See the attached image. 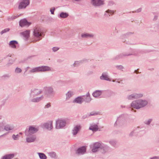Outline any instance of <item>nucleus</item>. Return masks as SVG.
Masks as SVG:
<instances>
[{
    "mask_svg": "<svg viewBox=\"0 0 159 159\" xmlns=\"http://www.w3.org/2000/svg\"><path fill=\"white\" fill-rule=\"evenodd\" d=\"M147 102L145 101L138 100L137 101H134L131 104V107L136 109H139L146 105Z\"/></svg>",
    "mask_w": 159,
    "mask_h": 159,
    "instance_id": "1",
    "label": "nucleus"
},
{
    "mask_svg": "<svg viewBox=\"0 0 159 159\" xmlns=\"http://www.w3.org/2000/svg\"><path fill=\"white\" fill-rule=\"evenodd\" d=\"M50 70V68L49 67L44 66L34 68L32 69L30 71L31 72H38L49 70Z\"/></svg>",
    "mask_w": 159,
    "mask_h": 159,
    "instance_id": "2",
    "label": "nucleus"
},
{
    "mask_svg": "<svg viewBox=\"0 0 159 159\" xmlns=\"http://www.w3.org/2000/svg\"><path fill=\"white\" fill-rule=\"evenodd\" d=\"M103 0H91L92 4L94 6H99L103 4Z\"/></svg>",
    "mask_w": 159,
    "mask_h": 159,
    "instance_id": "3",
    "label": "nucleus"
},
{
    "mask_svg": "<svg viewBox=\"0 0 159 159\" xmlns=\"http://www.w3.org/2000/svg\"><path fill=\"white\" fill-rule=\"evenodd\" d=\"M65 122L60 119L57 120L56 121V128L57 129H60L65 125Z\"/></svg>",
    "mask_w": 159,
    "mask_h": 159,
    "instance_id": "4",
    "label": "nucleus"
},
{
    "mask_svg": "<svg viewBox=\"0 0 159 159\" xmlns=\"http://www.w3.org/2000/svg\"><path fill=\"white\" fill-rule=\"evenodd\" d=\"M41 30L39 28H36L34 30V35L35 37L37 38H39L36 41L39 40L41 39H40V37L41 36Z\"/></svg>",
    "mask_w": 159,
    "mask_h": 159,
    "instance_id": "5",
    "label": "nucleus"
},
{
    "mask_svg": "<svg viewBox=\"0 0 159 159\" xmlns=\"http://www.w3.org/2000/svg\"><path fill=\"white\" fill-rule=\"evenodd\" d=\"M29 3V2L28 0H24L20 3L18 8L20 9L24 8L26 7Z\"/></svg>",
    "mask_w": 159,
    "mask_h": 159,
    "instance_id": "6",
    "label": "nucleus"
},
{
    "mask_svg": "<svg viewBox=\"0 0 159 159\" xmlns=\"http://www.w3.org/2000/svg\"><path fill=\"white\" fill-rule=\"evenodd\" d=\"M38 130L37 128L33 127V126H30L29 127L28 133L29 134H31L36 132Z\"/></svg>",
    "mask_w": 159,
    "mask_h": 159,
    "instance_id": "7",
    "label": "nucleus"
},
{
    "mask_svg": "<svg viewBox=\"0 0 159 159\" xmlns=\"http://www.w3.org/2000/svg\"><path fill=\"white\" fill-rule=\"evenodd\" d=\"M19 24L21 27L24 26H29L30 24L25 19H23L20 20V21Z\"/></svg>",
    "mask_w": 159,
    "mask_h": 159,
    "instance_id": "8",
    "label": "nucleus"
},
{
    "mask_svg": "<svg viewBox=\"0 0 159 159\" xmlns=\"http://www.w3.org/2000/svg\"><path fill=\"white\" fill-rule=\"evenodd\" d=\"M44 126L45 128L48 129H52V121H49L44 124Z\"/></svg>",
    "mask_w": 159,
    "mask_h": 159,
    "instance_id": "9",
    "label": "nucleus"
},
{
    "mask_svg": "<svg viewBox=\"0 0 159 159\" xmlns=\"http://www.w3.org/2000/svg\"><path fill=\"white\" fill-rule=\"evenodd\" d=\"M86 148L83 147L78 149L77 151V153L81 154H84L86 152Z\"/></svg>",
    "mask_w": 159,
    "mask_h": 159,
    "instance_id": "10",
    "label": "nucleus"
},
{
    "mask_svg": "<svg viewBox=\"0 0 159 159\" xmlns=\"http://www.w3.org/2000/svg\"><path fill=\"white\" fill-rule=\"evenodd\" d=\"M17 44L18 42L16 41L13 40L10 42L9 45L11 47L13 48H16Z\"/></svg>",
    "mask_w": 159,
    "mask_h": 159,
    "instance_id": "11",
    "label": "nucleus"
},
{
    "mask_svg": "<svg viewBox=\"0 0 159 159\" xmlns=\"http://www.w3.org/2000/svg\"><path fill=\"white\" fill-rule=\"evenodd\" d=\"M81 128L80 125H77L75 127L73 130L72 133L74 135L76 134L78 131Z\"/></svg>",
    "mask_w": 159,
    "mask_h": 159,
    "instance_id": "12",
    "label": "nucleus"
},
{
    "mask_svg": "<svg viewBox=\"0 0 159 159\" xmlns=\"http://www.w3.org/2000/svg\"><path fill=\"white\" fill-rule=\"evenodd\" d=\"M83 99L81 97H78L76 98L73 101L74 102H76L77 103H81L83 101Z\"/></svg>",
    "mask_w": 159,
    "mask_h": 159,
    "instance_id": "13",
    "label": "nucleus"
},
{
    "mask_svg": "<svg viewBox=\"0 0 159 159\" xmlns=\"http://www.w3.org/2000/svg\"><path fill=\"white\" fill-rule=\"evenodd\" d=\"M89 129L92 130L93 131H96L98 129V126L97 125H91L89 128Z\"/></svg>",
    "mask_w": 159,
    "mask_h": 159,
    "instance_id": "14",
    "label": "nucleus"
},
{
    "mask_svg": "<svg viewBox=\"0 0 159 159\" xmlns=\"http://www.w3.org/2000/svg\"><path fill=\"white\" fill-rule=\"evenodd\" d=\"M14 156L13 154L7 155L4 156L2 159H11Z\"/></svg>",
    "mask_w": 159,
    "mask_h": 159,
    "instance_id": "15",
    "label": "nucleus"
},
{
    "mask_svg": "<svg viewBox=\"0 0 159 159\" xmlns=\"http://www.w3.org/2000/svg\"><path fill=\"white\" fill-rule=\"evenodd\" d=\"M101 92L100 91H97L94 92L93 94V96L95 97H97L100 96L101 94Z\"/></svg>",
    "mask_w": 159,
    "mask_h": 159,
    "instance_id": "16",
    "label": "nucleus"
},
{
    "mask_svg": "<svg viewBox=\"0 0 159 159\" xmlns=\"http://www.w3.org/2000/svg\"><path fill=\"white\" fill-rule=\"evenodd\" d=\"M35 139L36 138L34 136H32L27 138L26 140L28 142H31L34 141Z\"/></svg>",
    "mask_w": 159,
    "mask_h": 159,
    "instance_id": "17",
    "label": "nucleus"
},
{
    "mask_svg": "<svg viewBox=\"0 0 159 159\" xmlns=\"http://www.w3.org/2000/svg\"><path fill=\"white\" fill-rule=\"evenodd\" d=\"M68 16V14L65 12H61V13L60 15V17L63 18H66Z\"/></svg>",
    "mask_w": 159,
    "mask_h": 159,
    "instance_id": "18",
    "label": "nucleus"
},
{
    "mask_svg": "<svg viewBox=\"0 0 159 159\" xmlns=\"http://www.w3.org/2000/svg\"><path fill=\"white\" fill-rule=\"evenodd\" d=\"M30 31L29 30L26 31L22 33V35L24 37H28L29 36Z\"/></svg>",
    "mask_w": 159,
    "mask_h": 159,
    "instance_id": "19",
    "label": "nucleus"
},
{
    "mask_svg": "<svg viewBox=\"0 0 159 159\" xmlns=\"http://www.w3.org/2000/svg\"><path fill=\"white\" fill-rule=\"evenodd\" d=\"M100 79L101 80H108L109 79L107 76L104 74H102V75L100 77Z\"/></svg>",
    "mask_w": 159,
    "mask_h": 159,
    "instance_id": "20",
    "label": "nucleus"
},
{
    "mask_svg": "<svg viewBox=\"0 0 159 159\" xmlns=\"http://www.w3.org/2000/svg\"><path fill=\"white\" fill-rule=\"evenodd\" d=\"M107 14H105V15L107 16L108 14L109 16H110V15H112L114 13V11H111L108 10L106 11Z\"/></svg>",
    "mask_w": 159,
    "mask_h": 159,
    "instance_id": "21",
    "label": "nucleus"
},
{
    "mask_svg": "<svg viewBox=\"0 0 159 159\" xmlns=\"http://www.w3.org/2000/svg\"><path fill=\"white\" fill-rule=\"evenodd\" d=\"M39 155L40 158L42 159H45L46 158V157L44 154L42 153H39Z\"/></svg>",
    "mask_w": 159,
    "mask_h": 159,
    "instance_id": "22",
    "label": "nucleus"
},
{
    "mask_svg": "<svg viewBox=\"0 0 159 159\" xmlns=\"http://www.w3.org/2000/svg\"><path fill=\"white\" fill-rule=\"evenodd\" d=\"M13 129V128L12 127L8 125H7L5 126L4 129L7 131L10 130H11Z\"/></svg>",
    "mask_w": 159,
    "mask_h": 159,
    "instance_id": "23",
    "label": "nucleus"
},
{
    "mask_svg": "<svg viewBox=\"0 0 159 159\" xmlns=\"http://www.w3.org/2000/svg\"><path fill=\"white\" fill-rule=\"evenodd\" d=\"M100 145L101 144L100 143H96L94 144L93 147L98 149V148L100 147Z\"/></svg>",
    "mask_w": 159,
    "mask_h": 159,
    "instance_id": "24",
    "label": "nucleus"
},
{
    "mask_svg": "<svg viewBox=\"0 0 159 159\" xmlns=\"http://www.w3.org/2000/svg\"><path fill=\"white\" fill-rule=\"evenodd\" d=\"M92 36L93 35H92L88 34H84L82 35V37H92Z\"/></svg>",
    "mask_w": 159,
    "mask_h": 159,
    "instance_id": "25",
    "label": "nucleus"
},
{
    "mask_svg": "<svg viewBox=\"0 0 159 159\" xmlns=\"http://www.w3.org/2000/svg\"><path fill=\"white\" fill-rule=\"evenodd\" d=\"M73 95L72 93L71 92H68L66 94V98H69L70 97Z\"/></svg>",
    "mask_w": 159,
    "mask_h": 159,
    "instance_id": "26",
    "label": "nucleus"
},
{
    "mask_svg": "<svg viewBox=\"0 0 159 159\" xmlns=\"http://www.w3.org/2000/svg\"><path fill=\"white\" fill-rule=\"evenodd\" d=\"M41 98H38L36 99H33L32 100V101L33 102H39V101L41 100Z\"/></svg>",
    "mask_w": 159,
    "mask_h": 159,
    "instance_id": "27",
    "label": "nucleus"
},
{
    "mask_svg": "<svg viewBox=\"0 0 159 159\" xmlns=\"http://www.w3.org/2000/svg\"><path fill=\"white\" fill-rule=\"evenodd\" d=\"M91 100V99L90 97L89 94H88L87 96V99L86 100V102H89Z\"/></svg>",
    "mask_w": 159,
    "mask_h": 159,
    "instance_id": "28",
    "label": "nucleus"
},
{
    "mask_svg": "<svg viewBox=\"0 0 159 159\" xmlns=\"http://www.w3.org/2000/svg\"><path fill=\"white\" fill-rule=\"evenodd\" d=\"M9 29L8 28H7L6 29H5V30H3L1 32V34H2L5 32L8 31H9Z\"/></svg>",
    "mask_w": 159,
    "mask_h": 159,
    "instance_id": "29",
    "label": "nucleus"
},
{
    "mask_svg": "<svg viewBox=\"0 0 159 159\" xmlns=\"http://www.w3.org/2000/svg\"><path fill=\"white\" fill-rule=\"evenodd\" d=\"M21 70L20 68H16L15 70V72L17 73H20L21 72Z\"/></svg>",
    "mask_w": 159,
    "mask_h": 159,
    "instance_id": "30",
    "label": "nucleus"
},
{
    "mask_svg": "<svg viewBox=\"0 0 159 159\" xmlns=\"http://www.w3.org/2000/svg\"><path fill=\"white\" fill-rule=\"evenodd\" d=\"M18 135H16V136L15 135H13L12 136V138H13V139H15V140H16V139H17V138L18 137Z\"/></svg>",
    "mask_w": 159,
    "mask_h": 159,
    "instance_id": "31",
    "label": "nucleus"
},
{
    "mask_svg": "<svg viewBox=\"0 0 159 159\" xmlns=\"http://www.w3.org/2000/svg\"><path fill=\"white\" fill-rule=\"evenodd\" d=\"M50 155L52 157H55V153L54 152H52L50 153Z\"/></svg>",
    "mask_w": 159,
    "mask_h": 159,
    "instance_id": "32",
    "label": "nucleus"
},
{
    "mask_svg": "<svg viewBox=\"0 0 159 159\" xmlns=\"http://www.w3.org/2000/svg\"><path fill=\"white\" fill-rule=\"evenodd\" d=\"M54 52H55L59 49V48L57 47H53L52 48Z\"/></svg>",
    "mask_w": 159,
    "mask_h": 159,
    "instance_id": "33",
    "label": "nucleus"
},
{
    "mask_svg": "<svg viewBox=\"0 0 159 159\" xmlns=\"http://www.w3.org/2000/svg\"><path fill=\"white\" fill-rule=\"evenodd\" d=\"M55 9L54 8H52L50 9V11L52 14H54V11Z\"/></svg>",
    "mask_w": 159,
    "mask_h": 159,
    "instance_id": "34",
    "label": "nucleus"
},
{
    "mask_svg": "<svg viewBox=\"0 0 159 159\" xmlns=\"http://www.w3.org/2000/svg\"><path fill=\"white\" fill-rule=\"evenodd\" d=\"M98 150V149L97 148H95L93 147V148L92 150V151L93 152H97Z\"/></svg>",
    "mask_w": 159,
    "mask_h": 159,
    "instance_id": "35",
    "label": "nucleus"
},
{
    "mask_svg": "<svg viewBox=\"0 0 159 159\" xmlns=\"http://www.w3.org/2000/svg\"><path fill=\"white\" fill-rule=\"evenodd\" d=\"M134 97H135L133 95H131L129 97V99H133V98Z\"/></svg>",
    "mask_w": 159,
    "mask_h": 159,
    "instance_id": "36",
    "label": "nucleus"
},
{
    "mask_svg": "<svg viewBox=\"0 0 159 159\" xmlns=\"http://www.w3.org/2000/svg\"><path fill=\"white\" fill-rule=\"evenodd\" d=\"M142 96V94H140L139 96H138V95L135 96L136 98H137L138 97H141Z\"/></svg>",
    "mask_w": 159,
    "mask_h": 159,
    "instance_id": "37",
    "label": "nucleus"
},
{
    "mask_svg": "<svg viewBox=\"0 0 159 159\" xmlns=\"http://www.w3.org/2000/svg\"><path fill=\"white\" fill-rule=\"evenodd\" d=\"M50 104H48L46 105L45 107L46 108H48L49 107H50Z\"/></svg>",
    "mask_w": 159,
    "mask_h": 159,
    "instance_id": "38",
    "label": "nucleus"
},
{
    "mask_svg": "<svg viewBox=\"0 0 159 159\" xmlns=\"http://www.w3.org/2000/svg\"><path fill=\"white\" fill-rule=\"evenodd\" d=\"M151 159H159L158 157H155L152 158Z\"/></svg>",
    "mask_w": 159,
    "mask_h": 159,
    "instance_id": "39",
    "label": "nucleus"
},
{
    "mask_svg": "<svg viewBox=\"0 0 159 159\" xmlns=\"http://www.w3.org/2000/svg\"><path fill=\"white\" fill-rule=\"evenodd\" d=\"M151 120H149L148 121V123H147V124H148L150 123L151 122Z\"/></svg>",
    "mask_w": 159,
    "mask_h": 159,
    "instance_id": "40",
    "label": "nucleus"
},
{
    "mask_svg": "<svg viewBox=\"0 0 159 159\" xmlns=\"http://www.w3.org/2000/svg\"><path fill=\"white\" fill-rule=\"evenodd\" d=\"M97 113H94V114H92V113H91L90 114L91 115H97Z\"/></svg>",
    "mask_w": 159,
    "mask_h": 159,
    "instance_id": "41",
    "label": "nucleus"
},
{
    "mask_svg": "<svg viewBox=\"0 0 159 159\" xmlns=\"http://www.w3.org/2000/svg\"><path fill=\"white\" fill-rule=\"evenodd\" d=\"M135 72L136 73H137V70H135Z\"/></svg>",
    "mask_w": 159,
    "mask_h": 159,
    "instance_id": "42",
    "label": "nucleus"
},
{
    "mask_svg": "<svg viewBox=\"0 0 159 159\" xmlns=\"http://www.w3.org/2000/svg\"><path fill=\"white\" fill-rule=\"evenodd\" d=\"M77 62H75V64H76V63H77Z\"/></svg>",
    "mask_w": 159,
    "mask_h": 159,
    "instance_id": "43",
    "label": "nucleus"
},
{
    "mask_svg": "<svg viewBox=\"0 0 159 159\" xmlns=\"http://www.w3.org/2000/svg\"><path fill=\"white\" fill-rule=\"evenodd\" d=\"M25 134L26 135H28V134H27V133L26 132H25Z\"/></svg>",
    "mask_w": 159,
    "mask_h": 159,
    "instance_id": "44",
    "label": "nucleus"
}]
</instances>
